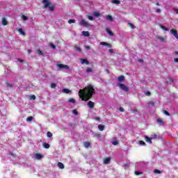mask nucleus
Here are the masks:
<instances>
[{
	"label": "nucleus",
	"instance_id": "obj_1",
	"mask_svg": "<svg viewBox=\"0 0 178 178\" xmlns=\"http://www.w3.org/2000/svg\"><path fill=\"white\" fill-rule=\"evenodd\" d=\"M94 95H95V89L91 84L88 85L86 88L79 91V96L81 101H88L92 98Z\"/></svg>",
	"mask_w": 178,
	"mask_h": 178
},
{
	"label": "nucleus",
	"instance_id": "obj_2",
	"mask_svg": "<svg viewBox=\"0 0 178 178\" xmlns=\"http://www.w3.org/2000/svg\"><path fill=\"white\" fill-rule=\"evenodd\" d=\"M42 3L44 5V9H47V8H49V10H50V12H54V10H55V5L52 4V1H49L48 0H43Z\"/></svg>",
	"mask_w": 178,
	"mask_h": 178
},
{
	"label": "nucleus",
	"instance_id": "obj_3",
	"mask_svg": "<svg viewBox=\"0 0 178 178\" xmlns=\"http://www.w3.org/2000/svg\"><path fill=\"white\" fill-rule=\"evenodd\" d=\"M118 86L119 87V88L120 90H122V91H124L125 92H128L129 91V87H127L126 85H124V83H119L118 84Z\"/></svg>",
	"mask_w": 178,
	"mask_h": 178
},
{
	"label": "nucleus",
	"instance_id": "obj_4",
	"mask_svg": "<svg viewBox=\"0 0 178 178\" xmlns=\"http://www.w3.org/2000/svg\"><path fill=\"white\" fill-rule=\"evenodd\" d=\"M156 122L158 124H159V126H165V124H166V122H165V121H163V119L161 118H157Z\"/></svg>",
	"mask_w": 178,
	"mask_h": 178
},
{
	"label": "nucleus",
	"instance_id": "obj_5",
	"mask_svg": "<svg viewBox=\"0 0 178 178\" xmlns=\"http://www.w3.org/2000/svg\"><path fill=\"white\" fill-rule=\"evenodd\" d=\"M57 67H59V69H66L67 70H69V69H70L69 65L63 64H57Z\"/></svg>",
	"mask_w": 178,
	"mask_h": 178
},
{
	"label": "nucleus",
	"instance_id": "obj_6",
	"mask_svg": "<svg viewBox=\"0 0 178 178\" xmlns=\"http://www.w3.org/2000/svg\"><path fill=\"white\" fill-rule=\"evenodd\" d=\"M81 24H82L84 27H91L92 25H90L88 22H87L85 19L81 20Z\"/></svg>",
	"mask_w": 178,
	"mask_h": 178
},
{
	"label": "nucleus",
	"instance_id": "obj_7",
	"mask_svg": "<svg viewBox=\"0 0 178 178\" xmlns=\"http://www.w3.org/2000/svg\"><path fill=\"white\" fill-rule=\"evenodd\" d=\"M81 65H90V61L87 58H80Z\"/></svg>",
	"mask_w": 178,
	"mask_h": 178
},
{
	"label": "nucleus",
	"instance_id": "obj_8",
	"mask_svg": "<svg viewBox=\"0 0 178 178\" xmlns=\"http://www.w3.org/2000/svg\"><path fill=\"white\" fill-rule=\"evenodd\" d=\"M170 31L171 34H173L174 37H175V38H177V40H178L177 31H176L175 29H170Z\"/></svg>",
	"mask_w": 178,
	"mask_h": 178
},
{
	"label": "nucleus",
	"instance_id": "obj_9",
	"mask_svg": "<svg viewBox=\"0 0 178 178\" xmlns=\"http://www.w3.org/2000/svg\"><path fill=\"white\" fill-rule=\"evenodd\" d=\"M100 45H104L105 47H108V48H112V44L106 42H101Z\"/></svg>",
	"mask_w": 178,
	"mask_h": 178
},
{
	"label": "nucleus",
	"instance_id": "obj_10",
	"mask_svg": "<svg viewBox=\"0 0 178 178\" xmlns=\"http://www.w3.org/2000/svg\"><path fill=\"white\" fill-rule=\"evenodd\" d=\"M95 105V104H94L93 102L89 101L88 102V108H90V109H92L94 108Z\"/></svg>",
	"mask_w": 178,
	"mask_h": 178
},
{
	"label": "nucleus",
	"instance_id": "obj_11",
	"mask_svg": "<svg viewBox=\"0 0 178 178\" xmlns=\"http://www.w3.org/2000/svg\"><path fill=\"white\" fill-rule=\"evenodd\" d=\"M145 139L146 143H149V144H152V139L148 136H145Z\"/></svg>",
	"mask_w": 178,
	"mask_h": 178
},
{
	"label": "nucleus",
	"instance_id": "obj_12",
	"mask_svg": "<svg viewBox=\"0 0 178 178\" xmlns=\"http://www.w3.org/2000/svg\"><path fill=\"white\" fill-rule=\"evenodd\" d=\"M111 162V157H107L104 159V165H108Z\"/></svg>",
	"mask_w": 178,
	"mask_h": 178
},
{
	"label": "nucleus",
	"instance_id": "obj_13",
	"mask_svg": "<svg viewBox=\"0 0 178 178\" xmlns=\"http://www.w3.org/2000/svg\"><path fill=\"white\" fill-rule=\"evenodd\" d=\"M2 26H8V20H6V18L3 17L1 21Z\"/></svg>",
	"mask_w": 178,
	"mask_h": 178
},
{
	"label": "nucleus",
	"instance_id": "obj_14",
	"mask_svg": "<svg viewBox=\"0 0 178 178\" xmlns=\"http://www.w3.org/2000/svg\"><path fill=\"white\" fill-rule=\"evenodd\" d=\"M124 79L125 78H124V76L123 75L118 77V80L120 83H123V81H124Z\"/></svg>",
	"mask_w": 178,
	"mask_h": 178
},
{
	"label": "nucleus",
	"instance_id": "obj_15",
	"mask_svg": "<svg viewBox=\"0 0 178 178\" xmlns=\"http://www.w3.org/2000/svg\"><path fill=\"white\" fill-rule=\"evenodd\" d=\"M106 33H108V34H109V35H111V37H113V35H115V34L113 33V32L111 31L110 29L106 28Z\"/></svg>",
	"mask_w": 178,
	"mask_h": 178
},
{
	"label": "nucleus",
	"instance_id": "obj_16",
	"mask_svg": "<svg viewBox=\"0 0 178 178\" xmlns=\"http://www.w3.org/2000/svg\"><path fill=\"white\" fill-rule=\"evenodd\" d=\"M6 86L7 87H8L9 88H13V87H15V85H13V83H10V82H9V81H7L6 83Z\"/></svg>",
	"mask_w": 178,
	"mask_h": 178
},
{
	"label": "nucleus",
	"instance_id": "obj_17",
	"mask_svg": "<svg viewBox=\"0 0 178 178\" xmlns=\"http://www.w3.org/2000/svg\"><path fill=\"white\" fill-rule=\"evenodd\" d=\"M62 92H64V94H70L72 92V90L67 88H64L63 89Z\"/></svg>",
	"mask_w": 178,
	"mask_h": 178
},
{
	"label": "nucleus",
	"instance_id": "obj_18",
	"mask_svg": "<svg viewBox=\"0 0 178 178\" xmlns=\"http://www.w3.org/2000/svg\"><path fill=\"white\" fill-rule=\"evenodd\" d=\"M82 35L83 37H90V32L89 31H82Z\"/></svg>",
	"mask_w": 178,
	"mask_h": 178
},
{
	"label": "nucleus",
	"instance_id": "obj_19",
	"mask_svg": "<svg viewBox=\"0 0 178 178\" xmlns=\"http://www.w3.org/2000/svg\"><path fill=\"white\" fill-rule=\"evenodd\" d=\"M138 144L139 145H143V147H145V145H147V144L145 143V142H144V140L138 141Z\"/></svg>",
	"mask_w": 178,
	"mask_h": 178
},
{
	"label": "nucleus",
	"instance_id": "obj_20",
	"mask_svg": "<svg viewBox=\"0 0 178 178\" xmlns=\"http://www.w3.org/2000/svg\"><path fill=\"white\" fill-rule=\"evenodd\" d=\"M83 145H84L85 148H88V147H91V143L85 142Z\"/></svg>",
	"mask_w": 178,
	"mask_h": 178
},
{
	"label": "nucleus",
	"instance_id": "obj_21",
	"mask_svg": "<svg viewBox=\"0 0 178 178\" xmlns=\"http://www.w3.org/2000/svg\"><path fill=\"white\" fill-rule=\"evenodd\" d=\"M18 32L19 33V34H21V35H26V33L23 31V29L19 28L18 29Z\"/></svg>",
	"mask_w": 178,
	"mask_h": 178
},
{
	"label": "nucleus",
	"instance_id": "obj_22",
	"mask_svg": "<svg viewBox=\"0 0 178 178\" xmlns=\"http://www.w3.org/2000/svg\"><path fill=\"white\" fill-rule=\"evenodd\" d=\"M98 129L100 131H104V129H105V126L102 125V124H99L98 126Z\"/></svg>",
	"mask_w": 178,
	"mask_h": 178
},
{
	"label": "nucleus",
	"instance_id": "obj_23",
	"mask_svg": "<svg viewBox=\"0 0 178 178\" xmlns=\"http://www.w3.org/2000/svg\"><path fill=\"white\" fill-rule=\"evenodd\" d=\"M58 167L60 169H65V165H63L61 162L58 163Z\"/></svg>",
	"mask_w": 178,
	"mask_h": 178
},
{
	"label": "nucleus",
	"instance_id": "obj_24",
	"mask_svg": "<svg viewBox=\"0 0 178 178\" xmlns=\"http://www.w3.org/2000/svg\"><path fill=\"white\" fill-rule=\"evenodd\" d=\"M35 158L36 159H41L42 158V156L40 154L36 153L35 155Z\"/></svg>",
	"mask_w": 178,
	"mask_h": 178
},
{
	"label": "nucleus",
	"instance_id": "obj_25",
	"mask_svg": "<svg viewBox=\"0 0 178 178\" xmlns=\"http://www.w3.org/2000/svg\"><path fill=\"white\" fill-rule=\"evenodd\" d=\"M151 138L152 140H156V138H158V135L156 134H153L151 135Z\"/></svg>",
	"mask_w": 178,
	"mask_h": 178
},
{
	"label": "nucleus",
	"instance_id": "obj_26",
	"mask_svg": "<svg viewBox=\"0 0 178 178\" xmlns=\"http://www.w3.org/2000/svg\"><path fill=\"white\" fill-rule=\"evenodd\" d=\"M106 19L108 20L109 22H112L113 20V17H112V15H107Z\"/></svg>",
	"mask_w": 178,
	"mask_h": 178
},
{
	"label": "nucleus",
	"instance_id": "obj_27",
	"mask_svg": "<svg viewBox=\"0 0 178 178\" xmlns=\"http://www.w3.org/2000/svg\"><path fill=\"white\" fill-rule=\"evenodd\" d=\"M44 148H46V149H48L51 147V145L49 143H43Z\"/></svg>",
	"mask_w": 178,
	"mask_h": 178
},
{
	"label": "nucleus",
	"instance_id": "obj_28",
	"mask_svg": "<svg viewBox=\"0 0 178 178\" xmlns=\"http://www.w3.org/2000/svg\"><path fill=\"white\" fill-rule=\"evenodd\" d=\"M93 15L95 16V17H99V16H101V13H99L98 12H95L93 13Z\"/></svg>",
	"mask_w": 178,
	"mask_h": 178
},
{
	"label": "nucleus",
	"instance_id": "obj_29",
	"mask_svg": "<svg viewBox=\"0 0 178 178\" xmlns=\"http://www.w3.org/2000/svg\"><path fill=\"white\" fill-rule=\"evenodd\" d=\"M57 86L58 85L56 83H51V85H50V87H51V88H56Z\"/></svg>",
	"mask_w": 178,
	"mask_h": 178
},
{
	"label": "nucleus",
	"instance_id": "obj_30",
	"mask_svg": "<svg viewBox=\"0 0 178 178\" xmlns=\"http://www.w3.org/2000/svg\"><path fill=\"white\" fill-rule=\"evenodd\" d=\"M92 72H93L92 68L88 67L86 69V73H92Z\"/></svg>",
	"mask_w": 178,
	"mask_h": 178
},
{
	"label": "nucleus",
	"instance_id": "obj_31",
	"mask_svg": "<svg viewBox=\"0 0 178 178\" xmlns=\"http://www.w3.org/2000/svg\"><path fill=\"white\" fill-rule=\"evenodd\" d=\"M33 119V116L28 117L26 118V122H32Z\"/></svg>",
	"mask_w": 178,
	"mask_h": 178
},
{
	"label": "nucleus",
	"instance_id": "obj_32",
	"mask_svg": "<svg viewBox=\"0 0 178 178\" xmlns=\"http://www.w3.org/2000/svg\"><path fill=\"white\" fill-rule=\"evenodd\" d=\"M74 49H75V51H77L78 52H81V48H80L77 46H74Z\"/></svg>",
	"mask_w": 178,
	"mask_h": 178
},
{
	"label": "nucleus",
	"instance_id": "obj_33",
	"mask_svg": "<svg viewBox=\"0 0 178 178\" xmlns=\"http://www.w3.org/2000/svg\"><path fill=\"white\" fill-rule=\"evenodd\" d=\"M158 40H159V41L161 42H165V38H163V37L159 36Z\"/></svg>",
	"mask_w": 178,
	"mask_h": 178
},
{
	"label": "nucleus",
	"instance_id": "obj_34",
	"mask_svg": "<svg viewBox=\"0 0 178 178\" xmlns=\"http://www.w3.org/2000/svg\"><path fill=\"white\" fill-rule=\"evenodd\" d=\"M112 3H115L116 5H119V3H120V1H119V0H113Z\"/></svg>",
	"mask_w": 178,
	"mask_h": 178
},
{
	"label": "nucleus",
	"instance_id": "obj_35",
	"mask_svg": "<svg viewBox=\"0 0 178 178\" xmlns=\"http://www.w3.org/2000/svg\"><path fill=\"white\" fill-rule=\"evenodd\" d=\"M68 23L69 24H72V23H76V19H69Z\"/></svg>",
	"mask_w": 178,
	"mask_h": 178
},
{
	"label": "nucleus",
	"instance_id": "obj_36",
	"mask_svg": "<svg viewBox=\"0 0 178 178\" xmlns=\"http://www.w3.org/2000/svg\"><path fill=\"white\" fill-rule=\"evenodd\" d=\"M161 29H162V30H164L165 31H169V29L166 28L164 26H161Z\"/></svg>",
	"mask_w": 178,
	"mask_h": 178
},
{
	"label": "nucleus",
	"instance_id": "obj_37",
	"mask_svg": "<svg viewBox=\"0 0 178 178\" xmlns=\"http://www.w3.org/2000/svg\"><path fill=\"white\" fill-rule=\"evenodd\" d=\"M131 112H132V113L137 114V112H138V110H137V108H134V109L131 110Z\"/></svg>",
	"mask_w": 178,
	"mask_h": 178
},
{
	"label": "nucleus",
	"instance_id": "obj_38",
	"mask_svg": "<svg viewBox=\"0 0 178 178\" xmlns=\"http://www.w3.org/2000/svg\"><path fill=\"white\" fill-rule=\"evenodd\" d=\"M72 113H74V115H75V116H77V115H79V112L76 109H74L72 111Z\"/></svg>",
	"mask_w": 178,
	"mask_h": 178
},
{
	"label": "nucleus",
	"instance_id": "obj_39",
	"mask_svg": "<svg viewBox=\"0 0 178 178\" xmlns=\"http://www.w3.org/2000/svg\"><path fill=\"white\" fill-rule=\"evenodd\" d=\"M47 137H49V138H51V137H52V134L51 133V131L47 132Z\"/></svg>",
	"mask_w": 178,
	"mask_h": 178
},
{
	"label": "nucleus",
	"instance_id": "obj_40",
	"mask_svg": "<svg viewBox=\"0 0 178 178\" xmlns=\"http://www.w3.org/2000/svg\"><path fill=\"white\" fill-rule=\"evenodd\" d=\"M129 26L132 28L133 29H136V26L132 23H128Z\"/></svg>",
	"mask_w": 178,
	"mask_h": 178
},
{
	"label": "nucleus",
	"instance_id": "obj_41",
	"mask_svg": "<svg viewBox=\"0 0 178 178\" xmlns=\"http://www.w3.org/2000/svg\"><path fill=\"white\" fill-rule=\"evenodd\" d=\"M49 46L53 48V49H56V46L52 43L49 44Z\"/></svg>",
	"mask_w": 178,
	"mask_h": 178
},
{
	"label": "nucleus",
	"instance_id": "obj_42",
	"mask_svg": "<svg viewBox=\"0 0 178 178\" xmlns=\"http://www.w3.org/2000/svg\"><path fill=\"white\" fill-rule=\"evenodd\" d=\"M37 52H38V55H41L42 56H44V53H42V52L41 51V50L38 49V50L37 51Z\"/></svg>",
	"mask_w": 178,
	"mask_h": 178
},
{
	"label": "nucleus",
	"instance_id": "obj_43",
	"mask_svg": "<svg viewBox=\"0 0 178 178\" xmlns=\"http://www.w3.org/2000/svg\"><path fill=\"white\" fill-rule=\"evenodd\" d=\"M68 102H71L72 104H74V102H76V100H74V99L71 98L68 100Z\"/></svg>",
	"mask_w": 178,
	"mask_h": 178
},
{
	"label": "nucleus",
	"instance_id": "obj_44",
	"mask_svg": "<svg viewBox=\"0 0 178 178\" xmlns=\"http://www.w3.org/2000/svg\"><path fill=\"white\" fill-rule=\"evenodd\" d=\"M145 95H147V97H149V96L151 95V92L147 91V92H145Z\"/></svg>",
	"mask_w": 178,
	"mask_h": 178
},
{
	"label": "nucleus",
	"instance_id": "obj_45",
	"mask_svg": "<svg viewBox=\"0 0 178 178\" xmlns=\"http://www.w3.org/2000/svg\"><path fill=\"white\" fill-rule=\"evenodd\" d=\"M154 173H156L157 175H160L161 170H154Z\"/></svg>",
	"mask_w": 178,
	"mask_h": 178
},
{
	"label": "nucleus",
	"instance_id": "obj_46",
	"mask_svg": "<svg viewBox=\"0 0 178 178\" xmlns=\"http://www.w3.org/2000/svg\"><path fill=\"white\" fill-rule=\"evenodd\" d=\"M22 19L24 20H29V17L27 16H26V15H22Z\"/></svg>",
	"mask_w": 178,
	"mask_h": 178
},
{
	"label": "nucleus",
	"instance_id": "obj_47",
	"mask_svg": "<svg viewBox=\"0 0 178 178\" xmlns=\"http://www.w3.org/2000/svg\"><path fill=\"white\" fill-rule=\"evenodd\" d=\"M88 18L89 20H91V21L94 20V17H92V16H91V15H89V16L88 17Z\"/></svg>",
	"mask_w": 178,
	"mask_h": 178
},
{
	"label": "nucleus",
	"instance_id": "obj_48",
	"mask_svg": "<svg viewBox=\"0 0 178 178\" xmlns=\"http://www.w3.org/2000/svg\"><path fill=\"white\" fill-rule=\"evenodd\" d=\"M164 113H165V115H166V116H170V113H169V112H168V111H164Z\"/></svg>",
	"mask_w": 178,
	"mask_h": 178
},
{
	"label": "nucleus",
	"instance_id": "obj_49",
	"mask_svg": "<svg viewBox=\"0 0 178 178\" xmlns=\"http://www.w3.org/2000/svg\"><path fill=\"white\" fill-rule=\"evenodd\" d=\"M119 144L118 141H113V145H118Z\"/></svg>",
	"mask_w": 178,
	"mask_h": 178
},
{
	"label": "nucleus",
	"instance_id": "obj_50",
	"mask_svg": "<svg viewBox=\"0 0 178 178\" xmlns=\"http://www.w3.org/2000/svg\"><path fill=\"white\" fill-rule=\"evenodd\" d=\"M119 111L120 112H124V108H123V107H120Z\"/></svg>",
	"mask_w": 178,
	"mask_h": 178
},
{
	"label": "nucleus",
	"instance_id": "obj_51",
	"mask_svg": "<svg viewBox=\"0 0 178 178\" xmlns=\"http://www.w3.org/2000/svg\"><path fill=\"white\" fill-rule=\"evenodd\" d=\"M35 98H36L35 95H33L31 96L30 99H33L34 100V99H35Z\"/></svg>",
	"mask_w": 178,
	"mask_h": 178
},
{
	"label": "nucleus",
	"instance_id": "obj_52",
	"mask_svg": "<svg viewBox=\"0 0 178 178\" xmlns=\"http://www.w3.org/2000/svg\"><path fill=\"white\" fill-rule=\"evenodd\" d=\"M95 137H97V138H101V134H97L95 135Z\"/></svg>",
	"mask_w": 178,
	"mask_h": 178
},
{
	"label": "nucleus",
	"instance_id": "obj_53",
	"mask_svg": "<svg viewBox=\"0 0 178 178\" xmlns=\"http://www.w3.org/2000/svg\"><path fill=\"white\" fill-rule=\"evenodd\" d=\"M135 175L136 176H138V175H141V172H138V171H135Z\"/></svg>",
	"mask_w": 178,
	"mask_h": 178
},
{
	"label": "nucleus",
	"instance_id": "obj_54",
	"mask_svg": "<svg viewBox=\"0 0 178 178\" xmlns=\"http://www.w3.org/2000/svg\"><path fill=\"white\" fill-rule=\"evenodd\" d=\"M18 62H20V63H23L24 60H23L22 58H18Z\"/></svg>",
	"mask_w": 178,
	"mask_h": 178
},
{
	"label": "nucleus",
	"instance_id": "obj_55",
	"mask_svg": "<svg viewBox=\"0 0 178 178\" xmlns=\"http://www.w3.org/2000/svg\"><path fill=\"white\" fill-rule=\"evenodd\" d=\"M174 62H175V63H178V58H174Z\"/></svg>",
	"mask_w": 178,
	"mask_h": 178
},
{
	"label": "nucleus",
	"instance_id": "obj_56",
	"mask_svg": "<svg viewBox=\"0 0 178 178\" xmlns=\"http://www.w3.org/2000/svg\"><path fill=\"white\" fill-rule=\"evenodd\" d=\"M108 52H110V54H113V49H108Z\"/></svg>",
	"mask_w": 178,
	"mask_h": 178
},
{
	"label": "nucleus",
	"instance_id": "obj_57",
	"mask_svg": "<svg viewBox=\"0 0 178 178\" xmlns=\"http://www.w3.org/2000/svg\"><path fill=\"white\" fill-rule=\"evenodd\" d=\"M156 13H159L161 12V8H158L157 10H155Z\"/></svg>",
	"mask_w": 178,
	"mask_h": 178
},
{
	"label": "nucleus",
	"instance_id": "obj_58",
	"mask_svg": "<svg viewBox=\"0 0 178 178\" xmlns=\"http://www.w3.org/2000/svg\"><path fill=\"white\" fill-rule=\"evenodd\" d=\"M86 49H91V47L90 46H85Z\"/></svg>",
	"mask_w": 178,
	"mask_h": 178
},
{
	"label": "nucleus",
	"instance_id": "obj_59",
	"mask_svg": "<svg viewBox=\"0 0 178 178\" xmlns=\"http://www.w3.org/2000/svg\"><path fill=\"white\" fill-rule=\"evenodd\" d=\"M95 120H97V122H99L101 120V118L99 117H97L95 118Z\"/></svg>",
	"mask_w": 178,
	"mask_h": 178
},
{
	"label": "nucleus",
	"instance_id": "obj_60",
	"mask_svg": "<svg viewBox=\"0 0 178 178\" xmlns=\"http://www.w3.org/2000/svg\"><path fill=\"white\" fill-rule=\"evenodd\" d=\"M174 10L178 15V8H174Z\"/></svg>",
	"mask_w": 178,
	"mask_h": 178
},
{
	"label": "nucleus",
	"instance_id": "obj_61",
	"mask_svg": "<svg viewBox=\"0 0 178 178\" xmlns=\"http://www.w3.org/2000/svg\"><path fill=\"white\" fill-rule=\"evenodd\" d=\"M28 52H29V54H31V52H33V51H32L31 49H28Z\"/></svg>",
	"mask_w": 178,
	"mask_h": 178
},
{
	"label": "nucleus",
	"instance_id": "obj_62",
	"mask_svg": "<svg viewBox=\"0 0 178 178\" xmlns=\"http://www.w3.org/2000/svg\"><path fill=\"white\" fill-rule=\"evenodd\" d=\"M138 62H140V63L144 62V60H143V59H138Z\"/></svg>",
	"mask_w": 178,
	"mask_h": 178
},
{
	"label": "nucleus",
	"instance_id": "obj_63",
	"mask_svg": "<svg viewBox=\"0 0 178 178\" xmlns=\"http://www.w3.org/2000/svg\"><path fill=\"white\" fill-rule=\"evenodd\" d=\"M174 54H175V55H178V51H176L174 52Z\"/></svg>",
	"mask_w": 178,
	"mask_h": 178
},
{
	"label": "nucleus",
	"instance_id": "obj_64",
	"mask_svg": "<svg viewBox=\"0 0 178 178\" xmlns=\"http://www.w3.org/2000/svg\"><path fill=\"white\" fill-rule=\"evenodd\" d=\"M156 6H161V4H159V3H156Z\"/></svg>",
	"mask_w": 178,
	"mask_h": 178
}]
</instances>
